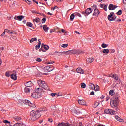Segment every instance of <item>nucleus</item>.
Here are the masks:
<instances>
[{"mask_svg":"<svg viewBox=\"0 0 126 126\" xmlns=\"http://www.w3.org/2000/svg\"><path fill=\"white\" fill-rule=\"evenodd\" d=\"M21 119H22L21 117H20V116H16L14 117V120H15V121H21Z\"/></svg>","mask_w":126,"mask_h":126,"instance_id":"obj_27","label":"nucleus"},{"mask_svg":"<svg viewBox=\"0 0 126 126\" xmlns=\"http://www.w3.org/2000/svg\"><path fill=\"white\" fill-rule=\"evenodd\" d=\"M78 103L79 105H84L86 104V102L84 100L79 99L78 100Z\"/></svg>","mask_w":126,"mask_h":126,"instance_id":"obj_16","label":"nucleus"},{"mask_svg":"<svg viewBox=\"0 0 126 126\" xmlns=\"http://www.w3.org/2000/svg\"><path fill=\"white\" fill-rule=\"evenodd\" d=\"M110 53V50L108 49H104L103 50V53L104 54H109Z\"/></svg>","mask_w":126,"mask_h":126,"instance_id":"obj_36","label":"nucleus"},{"mask_svg":"<svg viewBox=\"0 0 126 126\" xmlns=\"http://www.w3.org/2000/svg\"><path fill=\"white\" fill-rule=\"evenodd\" d=\"M36 61H37V62H42V59L40 58H38L36 59Z\"/></svg>","mask_w":126,"mask_h":126,"instance_id":"obj_52","label":"nucleus"},{"mask_svg":"<svg viewBox=\"0 0 126 126\" xmlns=\"http://www.w3.org/2000/svg\"><path fill=\"white\" fill-rule=\"evenodd\" d=\"M118 100H111L110 102V105L112 108H116L118 106Z\"/></svg>","mask_w":126,"mask_h":126,"instance_id":"obj_7","label":"nucleus"},{"mask_svg":"<svg viewBox=\"0 0 126 126\" xmlns=\"http://www.w3.org/2000/svg\"><path fill=\"white\" fill-rule=\"evenodd\" d=\"M15 4H16V2L14 0H12L11 2V5H12V6H15Z\"/></svg>","mask_w":126,"mask_h":126,"instance_id":"obj_39","label":"nucleus"},{"mask_svg":"<svg viewBox=\"0 0 126 126\" xmlns=\"http://www.w3.org/2000/svg\"><path fill=\"white\" fill-rule=\"evenodd\" d=\"M91 12H92V9L91 8H87L85 11L82 12V14H84L85 16H87V15H89Z\"/></svg>","mask_w":126,"mask_h":126,"instance_id":"obj_5","label":"nucleus"},{"mask_svg":"<svg viewBox=\"0 0 126 126\" xmlns=\"http://www.w3.org/2000/svg\"><path fill=\"white\" fill-rule=\"evenodd\" d=\"M61 31H62V33H65V30H64V29H61Z\"/></svg>","mask_w":126,"mask_h":126,"instance_id":"obj_58","label":"nucleus"},{"mask_svg":"<svg viewBox=\"0 0 126 126\" xmlns=\"http://www.w3.org/2000/svg\"><path fill=\"white\" fill-rule=\"evenodd\" d=\"M11 78L13 79V80H16L17 79V76H16V74H12L11 75Z\"/></svg>","mask_w":126,"mask_h":126,"instance_id":"obj_25","label":"nucleus"},{"mask_svg":"<svg viewBox=\"0 0 126 126\" xmlns=\"http://www.w3.org/2000/svg\"><path fill=\"white\" fill-rule=\"evenodd\" d=\"M109 94L111 95V96H114L115 95V92L113 90H111L109 91Z\"/></svg>","mask_w":126,"mask_h":126,"instance_id":"obj_33","label":"nucleus"},{"mask_svg":"<svg viewBox=\"0 0 126 126\" xmlns=\"http://www.w3.org/2000/svg\"><path fill=\"white\" fill-rule=\"evenodd\" d=\"M48 122H50V123H52L53 122V119L52 118H49L48 119Z\"/></svg>","mask_w":126,"mask_h":126,"instance_id":"obj_56","label":"nucleus"},{"mask_svg":"<svg viewBox=\"0 0 126 126\" xmlns=\"http://www.w3.org/2000/svg\"><path fill=\"white\" fill-rule=\"evenodd\" d=\"M76 71L77 73H80L81 74H83V73H84V72L83 71V70H82V69H81V68H77Z\"/></svg>","mask_w":126,"mask_h":126,"instance_id":"obj_20","label":"nucleus"},{"mask_svg":"<svg viewBox=\"0 0 126 126\" xmlns=\"http://www.w3.org/2000/svg\"><path fill=\"white\" fill-rule=\"evenodd\" d=\"M35 41H37V38L34 37V38H32L30 40V43L32 44V43H33V42H35Z\"/></svg>","mask_w":126,"mask_h":126,"instance_id":"obj_35","label":"nucleus"},{"mask_svg":"<svg viewBox=\"0 0 126 126\" xmlns=\"http://www.w3.org/2000/svg\"><path fill=\"white\" fill-rule=\"evenodd\" d=\"M64 33L65 34V35H66V36H67V35H68V32H67L65 31Z\"/></svg>","mask_w":126,"mask_h":126,"instance_id":"obj_63","label":"nucleus"},{"mask_svg":"<svg viewBox=\"0 0 126 126\" xmlns=\"http://www.w3.org/2000/svg\"><path fill=\"white\" fill-rule=\"evenodd\" d=\"M99 105V103H97V105H95L94 107V108H97Z\"/></svg>","mask_w":126,"mask_h":126,"instance_id":"obj_61","label":"nucleus"},{"mask_svg":"<svg viewBox=\"0 0 126 126\" xmlns=\"http://www.w3.org/2000/svg\"><path fill=\"white\" fill-rule=\"evenodd\" d=\"M75 15H77L79 17H81V15L79 13H74Z\"/></svg>","mask_w":126,"mask_h":126,"instance_id":"obj_47","label":"nucleus"},{"mask_svg":"<svg viewBox=\"0 0 126 126\" xmlns=\"http://www.w3.org/2000/svg\"><path fill=\"white\" fill-rule=\"evenodd\" d=\"M95 91H99V86L97 85L96 87H95V89L94 90Z\"/></svg>","mask_w":126,"mask_h":126,"instance_id":"obj_48","label":"nucleus"},{"mask_svg":"<svg viewBox=\"0 0 126 126\" xmlns=\"http://www.w3.org/2000/svg\"><path fill=\"white\" fill-rule=\"evenodd\" d=\"M5 75L7 77H9V76H10V71L6 72Z\"/></svg>","mask_w":126,"mask_h":126,"instance_id":"obj_41","label":"nucleus"},{"mask_svg":"<svg viewBox=\"0 0 126 126\" xmlns=\"http://www.w3.org/2000/svg\"><path fill=\"white\" fill-rule=\"evenodd\" d=\"M72 113H73V114H80V111H79V110H78V109H75L74 108L72 109Z\"/></svg>","mask_w":126,"mask_h":126,"instance_id":"obj_14","label":"nucleus"},{"mask_svg":"<svg viewBox=\"0 0 126 126\" xmlns=\"http://www.w3.org/2000/svg\"><path fill=\"white\" fill-rule=\"evenodd\" d=\"M56 95H57V94L56 93H51V94H50V95L52 97H55V96H56Z\"/></svg>","mask_w":126,"mask_h":126,"instance_id":"obj_49","label":"nucleus"},{"mask_svg":"<svg viewBox=\"0 0 126 126\" xmlns=\"http://www.w3.org/2000/svg\"><path fill=\"white\" fill-rule=\"evenodd\" d=\"M81 87L82 88H85V87H86V85L84 83H82L81 84Z\"/></svg>","mask_w":126,"mask_h":126,"instance_id":"obj_42","label":"nucleus"},{"mask_svg":"<svg viewBox=\"0 0 126 126\" xmlns=\"http://www.w3.org/2000/svg\"><path fill=\"white\" fill-rule=\"evenodd\" d=\"M43 71L45 72H50V71H53L54 69H51L50 66H46L43 69Z\"/></svg>","mask_w":126,"mask_h":126,"instance_id":"obj_8","label":"nucleus"},{"mask_svg":"<svg viewBox=\"0 0 126 126\" xmlns=\"http://www.w3.org/2000/svg\"><path fill=\"white\" fill-rule=\"evenodd\" d=\"M18 102H19V104H22V103H23V100H22L21 99H19L18 100Z\"/></svg>","mask_w":126,"mask_h":126,"instance_id":"obj_54","label":"nucleus"},{"mask_svg":"<svg viewBox=\"0 0 126 126\" xmlns=\"http://www.w3.org/2000/svg\"><path fill=\"white\" fill-rule=\"evenodd\" d=\"M57 53H58V54H61V56H67V55H68L67 53V51L60 52Z\"/></svg>","mask_w":126,"mask_h":126,"instance_id":"obj_22","label":"nucleus"},{"mask_svg":"<svg viewBox=\"0 0 126 126\" xmlns=\"http://www.w3.org/2000/svg\"><path fill=\"white\" fill-rule=\"evenodd\" d=\"M42 94H38L37 93H33L32 94V97L34 98L35 99H38V98H41Z\"/></svg>","mask_w":126,"mask_h":126,"instance_id":"obj_6","label":"nucleus"},{"mask_svg":"<svg viewBox=\"0 0 126 126\" xmlns=\"http://www.w3.org/2000/svg\"><path fill=\"white\" fill-rule=\"evenodd\" d=\"M31 119L34 122L37 119H39L41 117V111H32L30 113Z\"/></svg>","mask_w":126,"mask_h":126,"instance_id":"obj_1","label":"nucleus"},{"mask_svg":"<svg viewBox=\"0 0 126 126\" xmlns=\"http://www.w3.org/2000/svg\"><path fill=\"white\" fill-rule=\"evenodd\" d=\"M42 91H43V89H42V88H37L35 90V93H38V94H41V93H42Z\"/></svg>","mask_w":126,"mask_h":126,"instance_id":"obj_17","label":"nucleus"},{"mask_svg":"<svg viewBox=\"0 0 126 126\" xmlns=\"http://www.w3.org/2000/svg\"><path fill=\"white\" fill-rule=\"evenodd\" d=\"M24 18V16H18L17 17H15L14 19L15 20H19V21H21Z\"/></svg>","mask_w":126,"mask_h":126,"instance_id":"obj_15","label":"nucleus"},{"mask_svg":"<svg viewBox=\"0 0 126 126\" xmlns=\"http://www.w3.org/2000/svg\"><path fill=\"white\" fill-rule=\"evenodd\" d=\"M25 85L26 87H32V86H33V83L31 81L26 82Z\"/></svg>","mask_w":126,"mask_h":126,"instance_id":"obj_11","label":"nucleus"},{"mask_svg":"<svg viewBox=\"0 0 126 126\" xmlns=\"http://www.w3.org/2000/svg\"><path fill=\"white\" fill-rule=\"evenodd\" d=\"M89 86L91 89H93V90H95V89H96V86H95V85H94V84H91Z\"/></svg>","mask_w":126,"mask_h":126,"instance_id":"obj_28","label":"nucleus"},{"mask_svg":"<svg viewBox=\"0 0 126 126\" xmlns=\"http://www.w3.org/2000/svg\"><path fill=\"white\" fill-rule=\"evenodd\" d=\"M54 63H55V61H50L47 63V64H53Z\"/></svg>","mask_w":126,"mask_h":126,"instance_id":"obj_46","label":"nucleus"},{"mask_svg":"<svg viewBox=\"0 0 126 126\" xmlns=\"http://www.w3.org/2000/svg\"><path fill=\"white\" fill-rule=\"evenodd\" d=\"M24 92L25 93H29L30 92V89L27 87H26L24 89Z\"/></svg>","mask_w":126,"mask_h":126,"instance_id":"obj_23","label":"nucleus"},{"mask_svg":"<svg viewBox=\"0 0 126 126\" xmlns=\"http://www.w3.org/2000/svg\"><path fill=\"white\" fill-rule=\"evenodd\" d=\"M108 20L110 21H113L115 20L116 18H114V13L111 12L108 16Z\"/></svg>","mask_w":126,"mask_h":126,"instance_id":"obj_9","label":"nucleus"},{"mask_svg":"<svg viewBox=\"0 0 126 126\" xmlns=\"http://www.w3.org/2000/svg\"><path fill=\"white\" fill-rule=\"evenodd\" d=\"M101 47L102 48H108V47H109V45L105 43H103L101 45Z\"/></svg>","mask_w":126,"mask_h":126,"instance_id":"obj_37","label":"nucleus"},{"mask_svg":"<svg viewBox=\"0 0 126 126\" xmlns=\"http://www.w3.org/2000/svg\"><path fill=\"white\" fill-rule=\"evenodd\" d=\"M107 7H108V5H104V6H103V8L104 10H105V11H107Z\"/></svg>","mask_w":126,"mask_h":126,"instance_id":"obj_50","label":"nucleus"},{"mask_svg":"<svg viewBox=\"0 0 126 126\" xmlns=\"http://www.w3.org/2000/svg\"><path fill=\"white\" fill-rule=\"evenodd\" d=\"M94 59L92 58H87V63H92V62H93Z\"/></svg>","mask_w":126,"mask_h":126,"instance_id":"obj_26","label":"nucleus"},{"mask_svg":"<svg viewBox=\"0 0 126 126\" xmlns=\"http://www.w3.org/2000/svg\"><path fill=\"white\" fill-rule=\"evenodd\" d=\"M23 103L25 105H28V106L32 107V108H36L35 104L30 102L28 100H23Z\"/></svg>","mask_w":126,"mask_h":126,"instance_id":"obj_3","label":"nucleus"},{"mask_svg":"<svg viewBox=\"0 0 126 126\" xmlns=\"http://www.w3.org/2000/svg\"><path fill=\"white\" fill-rule=\"evenodd\" d=\"M94 94H95V93H94V92H93V91H92L90 93V95H91L92 96H93V95H94Z\"/></svg>","mask_w":126,"mask_h":126,"instance_id":"obj_55","label":"nucleus"},{"mask_svg":"<svg viewBox=\"0 0 126 126\" xmlns=\"http://www.w3.org/2000/svg\"><path fill=\"white\" fill-rule=\"evenodd\" d=\"M97 126H105L104 125L99 124Z\"/></svg>","mask_w":126,"mask_h":126,"instance_id":"obj_64","label":"nucleus"},{"mask_svg":"<svg viewBox=\"0 0 126 126\" xmlns=\"http://www.w3.org/2000/svg\"><path fill=\"white\" fill-rule=\"evenodd\" d=\"M117 7V6L114 5L113 4H110L108 7V8L109 10H115Z\"/></svg>","mask_w":126,"mask_h":126,"instance_id":"obj_13","label":"nucleus"},{"mask_svg":"<svg viewBox=\"0 0 126 126\" xmlns=\"http://www.w3.org/2000/svg\"><path fill=\"white\" fill-rule=\"evenodd\" d=\"M4 32H6V33H10V31L9 30L5 29Z\"/></svg>","mask_w":126,"mask_h":126,"instance_id":"obj_51","label":"nucleus"},{"mask_svg":"<svg viewBox=\"0 0 126 126\" xmlns=\"http://www.w3.org/2000/svg\"><path fill=\"white\" fill-rule=\"evenodd\" d=\"M38 44L35 46L36 50H39L41 47V41H40V39L38 40Z\"/></svg>","mask_w":126,"mask_h":126,"instance_id":"obj_24","label":"nucleus"},{"mask_svg":"<svg viewBox=\"0 0 126 126\" xmlns=\"http://www.w3.org/2000/svg\"><path fill=\"white\" fill-rule=\"evenodd\" d=\"M122 13H123V11H122V10H119L117 13L116 14L118 15H121L122 14Z\"/></svg>","mask_w":126,"mask_h":126,"instance_id":"obj_43","label":"nucleus"},{"mask_svg":"<svg viewBox=\"0 0 126 126\" xmlns=\"http://www.w3.org/2000/svg\"><path fill=\"white\" fill-rule=\"evenodd\" d=\"M112 77L113 78H114V79H115L116 80H118L119 79V78L118 77V76L117 75H113Z\"/></svg>","mask_w":126,"mask_h":126,"instance_id":"obj_40","label":"nucleus"},{"mask_svg":"<svg viewBox=\"0 0 126 126\" xmlns=\"http://www.w3.org/2000/svg\"><path fill=\"white\" fill-rule=\"evenodd\" d=\"M33 22L34 23H39L40 22V18H36L33 19Z\"/></svg>","mask_w":126,"mask_h":126,"instance_id":"obj_30","label":"nucleus"},{"mask_svg":"<svg viewBox=\"0 0 126 126\" xmlns=\"http://www.w3.org/2000/svg\"><path fill=\"white\" fill-rule=\"evenodd\" d=\"M58 126H70V125L68 123H62L59 124Z\"/></svg>","mask_w":126,"mask_h":126,"instance_id":"obj_19","label":"nucleus"},{"mask_svg":"<svg viewBox=\"0 0 126 126\" xmlns=\"http://www.w3.org/2000/svg\"><path fill=\"white\" fill-rule=\"evenodd\" d=\"M68 55H72V54H77L78 50L75 49L67 51Z\"/></svg>","mask_w":126,"mask_h":126,"instance_id":"obj_10","label":"nucleus"},{"mask_svg":"<svg viewBox=\"0 0 126 126\" xmlns=\"http://www.w3.org/2000/svg\"><path fill=\"white\" fill-rule=\"evenodd\" d=\"M3 123H4V124H6V125H8V126H11L10 125V121H8V120H3Z\"/></svg>","mask_w":126,"mask_h":126,"instance_id":"obj_29","label":"nucleus"},{"mask_svg":"<svg viewBox=\"0 0 126 126\" xmlns=\"http://www.w3.org/2000/svg\"><path fill=\"white\" fill-rule=\"evenodd\" d=\"M75 33H76V34H78V35H80V33L78 32H77V31H75Z\"/></svg>","mask_w":126,"mask_h":126,"instance_id":"obj_62","label":"nucleus"},{"mask_svg":"<svg viewBox=\"0 0 126 126\" xmlns=\"http://www.w3.org/2000/svg\"><path fill=\"white\" fill-rule=\"evenodd\" d=\"M99 14H100V11H99V10L95 8L94 11L93 15H94V16H98V15H99Z\"/></svg>","mask_w":126,"mask_h":126,"instance_id":"obj_12","label":"nucleus"},{"mask_svg":"<svg viewBox=\"0 0 126 126\" xmlns=\"http://www.w3.org/2000/svg\"><path fill=\"white\" fill-rule=\"evenodd\" d=\"M13 126H26V125L22 123H17L15 124Z\"/></svg>","mask_w":126,"mask_h":126,"instance_id":"obj_21","label":"nucleus"},{"mask_svg":"<svg viewBox=\"0 0 126 126\" xmlns=\"http://www.w3.org/2000/svg\"><path fill=\"white\" fill-rule=\"evenodd\" d=\"M100 7H101V8H104V5H103V4H100Z\"/></svg>","mask_w":126,"mask_h":126,"instance_id":"obj_60","label":"nucleus"},{"mask_svg":"<svg viewBox=\"0 0 126 126\" xmlns=\"http://www.w3.org/2000/svg\"><path fill=\"white\" fill-rule=\"evenodd\" d=\"M27 26H28L29 27H33V24H32L31 22H27L26 23Z\"/></svg>","mask_w":126,"mask_h":126,"instance_id":"obj_34","label":"nucleus"},{"mask_svg":"<svg viewBox=\"0 0 126 126\" xmlns=\"http://www.w3.org/2000/svg\"><path fill=\"white\" fill-rule=\"evenodd\" d=\"M37 83L40 87H42L44 89H47V87H48V86L47 85L46 82H45L44 81H43L42 80H38Z\"/></svg>","mask_w":126,"mask_h":126,"instance_id":"obj_2","label":"nucleus"},{"mask_svg":"<svg viewBox=\"0 0 126 126\" xmlns=\"http://www.w3.org/2000/svg\"><path fill=\"white\" fill-rule=\"evenodd\" d=\"M23 0L24 1H25L28 4H31V2L29 0Z\"/></svg>","mask_w":126,"mask_h":126,"instance_id":"obj_44","label":"nucleus"},{"mask_svg":"<svg viewBox=\"0 0 126 126\" xmlns=\"http://www.w3.org/2000/svg\"><path fill=\"white\" fill-rule=\"evenodd\" d=\"M43 28L45 32H46V33H48V31L49 29H50V28H49L47 25H43Z\"/></svg>","mask_w":126,"mask_h":126,"instance_id":"obj_18","label":"nucleus"},{"mask_svg":"<svg viewBox=\"0 0 126 126\" xmlns=\"http://www.w3.org/2000/svg\"><path fill=\"white\" fill-rule=\"evenodd\" d=\"M104 113H105V114H107L108 115H116V111L111 109H105Z\"/></svg>","mask_w":126,"mask_h":126,"instance_id":"obj_4","label":"nucleus"},{"mask_svg":"<svg viewBox=\"0 0 126 126\" xmlns=\"http://www.w3.org/2000/svg\"><path fill=\"white\" fill-rule=\"evenodd\" d=\"M42 23H45L46 22V18H43L42 19Z\"/></svg>","mask_w":126,"mask_h":126,"instance_id":"obj_53","label":"nucleus"},{"mask_svg":"<svg viewBox=\"0 0 126 126\" xmlns=\"http://www.w3.org/2000/svg\"><path fill=\"white\" fill-rule=\"evenodd\" d=\"M5 35V32H4L1 34V37H3Z\"/></svg>","mask_w":126,"mask_h":126,"instance_id":"obj_59","label":"nucleus"},{"mask_svg":"<svg viewBox=\"0 0 126 126\" xmlns=\"http://www.w3.org/2000/svg\"><path fill=\"white\" fill-rule=\"evenodd\" d=\"M75 14L74 13H73L71 15L70 17V19L71 21H72L74 19V18L75 17Z\"/></svg>","mask_w":126,"mask_h":126,"instance_id":"obj_31","label":"nucleus"},{"mask_svg":"<svg viewBox=\"0 0 126 126\" xmlns=\"http://www.w3.org/2000/svg\"><path fill=\"white\" fill-rule=\"evenodd\" d=\"M44 48L45 50H49V49L50 48V47L48 45H44Z\"/></svg>","mask_w":126,"mask_h":126,"instance_id":"obj_45","label":"nucleus"},{"mask_svg":"<svg viewBox=\"0 0 126 126\" xmlns=\"http://www.w3.org/2000/svg\"><path fill=\"white\" fill-rule=\"evenodd\" d=\"M96 114V115H102V112H97Z\"/></svg>","mask_w":126,"mask_h":126,"instance_id":"obj_57","label":"nucleus"},{"mask_svg":"<svg viewBox=\"0 0 126 126\" xmlns=\"http://www.w3.org/2000/svg\"><path fill=\"white\" fill-rule=\"evenodd\" d=\"M115 119L117 120V121H118V122H123V119H121L119 116H116Z\"/></svg>","mask_w":126,"mask_h":126,"instance_id":"obj_32","label":"nucleus"},{"mask_svg":"<svg viewBox=\"0 0 126 126\" xmlns=\"http://www.w3.org/2000/svg\"><path fill=\"white\" fill-rule=\"evenodd\" d=\"M68 46V44H63L61 45V47L62 48H67V47Z\"/></svg>","mask_w":126,"mask_h":126,"instance_id":"obj_38","label":"nucleus"}]
</instances>
